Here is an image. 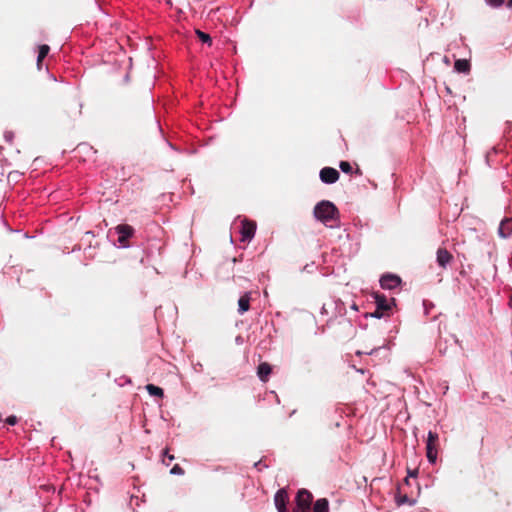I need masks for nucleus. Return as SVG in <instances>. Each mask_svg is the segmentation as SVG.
<instances>
[{
	"instance_id": "obj_16",
	"label": "nucleus",
	"mask_w": 512,
	"mask_h": 512,
	"mask_svg": "<svg viewBox=\"0 0 512 512\" xmlns=\"http://www.w3.org/2000/svg\"><path fill=\"white\" fill-rule=\"evenodd\" d=\"M50 51V47L46 44H43L41 46H39V51H38V57H37V66L39 69H41V63L43 61V59L48 55Z\"/></svg>"
},
{
	"instance_id": "obj_5",
	"label": "nucleus",
	"mask_w": 512,
	"mask_h": 512,
	"mask_svg": "<svg viewBox=\"0 0 512 512\" xmlns=\"http://www.w3.org/2000/svg\"><path fill=\"white\" fill-rule=\"evenodd\" d=\"M116 231L119 235L118 237V242L122 245V246H127V241L128 239L133 235L134 233V229L132 226L130 225H127V224H121V225H118L116 228Z\"/></svg>"
},
{
	"instance_id": "obj_18",
	"label": "nucleus",
	"mask_w": 512,
	"mask_h": 512,
	"mask_svg": "<svg viewBox=\"0 0 512 512\" xmlns=\"http://www.w3.org/2000/svg\"><path fill=\"white\" fill-rule=\"evenodd\" d=\"M196 34L203 43H207L208 45L212 44V38L210 37L209 34L202 32L200 30H196Z\"/></svg>"
},
{
	"instance_id": "obj_24",
	"label": "nucleus",
	"mask_w": 512,
	"mask_h": 512,
	"mask_svg": "<svg viewBox=\"0 0 512 512\" xmlns=\"http://www.w3.org/2000/svg\"><path fill=\"white\" fill-rule=\"evenodd\" d=\"M406 502H408V496L407 495H403V496H401V497H399L397 499V504L398 505H402V504H404Z\"/></svg>"
},
{
	"instance_id": "obj_12",
	"label": "nucleus",
	"mask_w": 512,
	"mask_h": 512,
	"mask_svg": "<svg viewBox=\"0 0 512 512\" xmlns=\"http://www.w3.org/2000/svg\"><path fill=\"white\" fill-rule=\"evenodd\" d=\"M272 372V367L267 362H262L259 364L257 368V374L258 377L263 381L266 382L268 380L269 375Z\"/></svg>"
},
{
	"instance_id": "obj_9",
	"label": "nucleus",
	"mask_w": 512,
	"mask_h": 512,
	"mask_svg": "<svg viewBox=\"0 0 512 512\" xmlns=\"http://www.w3.org/2000/svg\"><path fill=\"white\" fill-rule=\"evenodd\" d=\"M453 260V255L445 248L437 250V263L441 268H446Z\"/></svg>"
},
{
	"instance_id": "obj_22",
	"label": "nucleus",
	"mask_w": 512,
	"mask_h": 512,
	"mask_svg": "<svg viewBox=\"0 0 512 512\" xmlns=\"http://www.w3.org/2000/svg\"><path fill=\"white\" fill-rule=\"evenodd\" d=\"M486 2L492 7H499L503 4L504 0H486Z\"/></svg>"
},
{
	"instance_id": "obj_4",
	"label": "nucleus",
	"mask_w": 512,
	"mask_h": 512,
	"mask_svg": "<svg viewBox=\"0 0 512 512\" xmlns=\"http://www.w3.org/2000/svg\"><path fill=\"white\" fill-rule=\"evenodd\" d=\"M256 228H257V225H256L255 221H252L249 219H243L241 221V229H240L241 241L242 242H250L255 235Z\"/></svg>"
},
{
	"instance_id": "obj_13",
	"label": "nucleus",
	"mask_w": 512,
	"mask_h": 512,
	"mask_svg": "<svg viewBox=\"0 0 512 512\" xmlns=\"http://www.w3.org/2000/svg\"><path fill=\"white\" fill-rule=\"evenodd\" d=\"M250 293H245L238 300V312L239 314H244L250 309Z\"/></svg>"
},
{
	"instance_id": "obj_17",
	"label": "nucleus",
	"mask_w": 512,
	"mask_h": 512,
	"mask_svg": "<svg viewBox=\"0 0 512 512\" xmlns=\"http://www.w3.org/2000/svg\"><path fill=\"white\" fill-rule=\"evenodd\" d=\"M146 390L151 396L163 397L164 395L163 389L153 384H148Z\"/></svg>"
},
{
	"instance_id": "obj_20",
	"label": "nucleus",
	"mask_w": 512,
	"mask_h": 512,
	"mask_svg": "<svg viewBox=\"0 0 512 512\" xmlns=\"http://www.w3.org/2000/svg\"><path fill=\"white\" fill-rule=\"evenodd\" d=\"M170 473L174 474V475H183L184 474V470L178 464H176V465H174L172 467Z\"/></svg>"
},
{
	"instance_id": "obj_11",
	"label": "nucleus",
	"mask_w": 512,
	"mask_h": 512,
	"mask_svg": "<svg viewBox=\"0 0 512 512\" xmlns=\"http://www.w3.org/2000/svg\"><path fill=\"white\" fill-rule=\"evenodd\" d=\"M372 297L374 298L376 307H378V309H381L385 312L391 309V305L389 304L385 295L379 292H375L373 293Z\"/></svg>"
},
{
	"instance_id": "obj_19",
	"label": "nucleus",
	"mask_w": 512,
	"mask_h": 512,
	"mask_svg": "<svg viewBox=\"0 0 512 512\" xmlns=\"http://www.w3.org/2000/svg\"><path fill=\"white\" fill-rule=\"evenodd\" d=\"M339 167L340 169L344 172V173H351L352 172V166L349 162L347 161H341L340 164H339Z\"/></svg>"
},
{
	"instance_id": "obj_6",
	"label": "nucleus",
	"mask_w": 512,
	"mask_h": 512,
	"mask_svg": "<svg viewBox=\"0 0 512 512\" xmlns=\"http://www.w3.org/2000/svg\"><path fill=\"white\" fill-rule=\"evenodd\" d=\"M289 501L288 493L285 489H280L274 496L275 506L278 512H288L287 503Z\"/></svg>"
},
{
	"instance_id": "obj_23",
	"label": "nucleus",
	"mask_w": 512,
	"mask_h": 512,
	"mask_svg": "<svg viewBox=\"0 0 512 512\" xmlns=\"http://www.w3.org/2000/svg\"><path fill=\"white\" fill-rule=\"evenodd\" d=\"M18 419L16 416H9L7 419H6V422L9 424V425H15L17 423Z\"/></svg>"
},
{
	"instance_id": "obj_3",
	"label": "nucleus",
	"mask_w": 512,
	"mask_h": 512,
	"mask_svg": "<svg viewBox=\"0 0 512 512\" xmlns=\"http://www.w3.org/2000/svg\"><path fill=\"white\" fill-rule=\"evenodd\" d=\"M439 436L436 432L429 431L426 441V456L430 463H435L438 453Z\"/></svg>"
},
{
	"instance_id": "obj_14",
	"label": "nucleus",
	"mask_w": 512,
	"mask_h": 512,
	"mask_svg": "<svg viewBox=\"0 0 512 512\" xmlns=\"http://www.w3.org/2000/svg\"><path fill=\"white\" fill-rule=\"evenodd\" d=\"M454 69L459 73H469L471 65L466 59H458L454 63Z\"/></svg>"
},
{
	"instance_id": "obj_1",
	"label": "nucleus",
	"mask_w": 512,
	"mask_h": 512,
	"mask_svg": "<svg viewBox=\"0 0 512 512\" xmlns=\"http://www.w3.org/2000/svg\"><path fill=\"white\" fill-rule=\"evenodd\" d=\"M314 216L317 220L327 225L328 222L338 219L339 211L332 202L323 200L315 206Z\"/></svg>"
},
{
	"instance_id": "obj_26",
	"label": "nucleus",
	"mask_w": 512,
	"mask_h": 512,
	"mask_svg": "<svg viewBox=\"0 0 512 512\" xmlns=\"http://www.w3.org/2000/svg\"><path fill=\"white\" fill-rule=\"evenodd\" d=\"M355 174H357V175L361 176V175H362V171H361V169H360V168H356V170H355Z\"/></svg>"
},
{
	"instance_id": "obj_21",
	"label": "nucleus",
	"mask_w": 512,
	"mask_h": 512,
	"mask_svg": "<svg viewBox=\"0 0 512 512\" xmlns=\"http://www.w3.org/2000/svg\"><path fill=\"white\" fill-rule=\"evenodd\" d=\"M385 313V311L378 309V307H376L375 311L371 313V316L375 318H381L385 315Z\"/></svg>"
},
{
	"instance_id": "obj_15",
	"label": "nucleus",
	"mask_w": 512,
	"mask_h": 512,
	"mask_svg": "<svg viewBox=\"0 0 512 512\" xmlns=\"http://www.w3.org/2000/svg\"><path fill=\"white\" fill-rule=\"evenodd\" d=\"M313 512H329V503L326 498L316 500L313 506Z\"/></svg>"
},
{
	"instance_id": "obj_10",
	"label": "nucleus",
	"mask_w": 512,
	"mask_h": 512,
	"mask_svg": "<svg viewBox=\"0 0 512 512\" xmlns=\"http://www.w3.org/2000/svg\"><path fill=\"white\" fill-rule=\"evenodd\" d=\"M498 234L502 238H508L512 235V218H506L501 221Z\"/></svg>"
},
{
	"instance_id": "obj_2",
	"label": "nucleus",
	"mask_w": 512,
	"mask_h": 512,
	"mask_svg": "<svg viewBox=\"0 0 512 512\" xmlns=\"http://www.w3.org/2000/svg\"><path fill=\"white\" fill-rule=\"evenodd\" d=\"M313 495L306 489H300L296 495L293 512H310Z\"/></svg>"
},
{
	"instance_id": "obj_27",
	"label": "nucleus",
	"mask_w": 512,
	"mask_h": 512,
	"mask_svg": "<svg viewBox=\"0 0 512 512\" xmlns=\"http://www.w3.org/2000/svg\"><path fill=\"white\" fill-rule=\"evenodd\" d=\"M507 6H508L509 8H512V0H508V2H507Z\"/></svg>"
},
{
	"instance_id": "obj_25",
	"label": "nucleus",
	"mask_w": 512,
	"mask_h": 512,
	"mask_svg": "<svg viewBox=\"0 0 512 512\" xmlns=\"http://www.w3.org/2000/svg\"><path fill=\"white\" fill-rule=\"evenodd\" d=\"M164 455L168 457L169 461H172L174 459V456L169 455L167 450L164 451Z\"/></svg>"
},
{
	"instance_id": "obj_28",
	"label": "nucleus",
	"mask_w": 512,
	"mask_h": 512,
	"mask_svg": "<svg viewBox=\"0 0 512 512\" xmlns=\"http://www.w3.org/2000/svg\"><path fill=\"white\" fill-rule=\"evenodd\" d=\"M352 309L357 310V306L354 304V305L352 306Z\"/></svg>"
},
{
	"instance_id": "obj_7",
	"label": "nucleus",
	"mask_w": 512,
	"mask_h": 512,
	"mask_svg": "<svg viewBox=\"0 0 512 512\" xmlns=\"http://www.w3.org/2000/svg\"><path fill=\"white\" fill-rule=\"evenodd\" d=\"M339 172L332 167H324L320 171V179L326 184H333L339 179Z\"/></svg>"
},
{
	"instance_id": "obj_8",
	"label": "nucleus",
	"mask_w": 512,
	"mask_h": 512,
	"mask_svg": "<svg viewBox=\"0 0 512 512\" xmlns=\"http://www.w3.org/2000/svg\"><path fill=\"white\" fill-rule=\"evenodd\" d=\"M400 284V277L394 274H385L380 279V285L383 289L392 290L397 288Z\"/></svg>"
}]
</instances>
